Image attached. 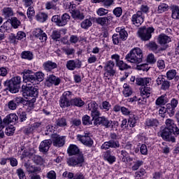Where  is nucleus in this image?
<instances>
[{"label": "nucleus", "mask_w": 179, "mask_h": 179, "mask_svg": "<svg viewBox=\"0 0 179 179\" xmlns=\"http://www.w3.org/2000/svg\"><path fill=\"white\" fill-rule=\"evenodd\" d=\"M20 149L23 151L21 155V159H24V157H32V160L35 164H38L39 166L43 164L44 159H43V157L34 155L36 150L30 148V144L29 143L22 145Z\"/></svg>", "instance_id": "nucleus-1"}, {"label": "nucleus", "mask_w": 179, "mask_h": 179, "mask_svg": "<svg viewBox=\"0 0 179 179\" xmlns=\"http://www.w3.org/2000/svg\"><path fill=\"white\" fill-rule=\"evenodd\" d=\"M23 82L24 83H32V85H38L39 82L44 80V73L41 71L33 73L31 70H24L22 72Z\"/></svg>", "instance_id": "nucleus-2"}, {"label": "nucleus", "mask_w": 179, "mask_h": 179, "mask_svg": "<svg viewBox=\"0 0 179 179\" xmlns=\"http://www.w3.org/2000/svg\"><path fill=\"white\" fill-rule=\"evenodd\" d=\"M125 59L130 64L138 65L143 59V53L139 48H134L125 56Z\"/></svg>", "instance_id": "nucleus-3"}, {"label": "nucleus", "mask_w": 179, "mask_h": 179, "mask_svg": "<svg viewBox=\"0 0 179 179\" xmlns=\"http://www.w3.org/2000/svg\"><path fill=\"white\" fill-rule=\"evenodd\" d=\"M22 92L24 97H33L31 99L32 103L36 101V97L38 96V86H27L22 85Z\"/></svg>", "instance_id": "nucleus-4"}, {"label": "nucleus", "mask_w": 179, "mask_h": 179, "mask_svg": "<svg viewBox=\"0 0 179 179\" xmlns=\"http://www.w3.org/2000/svg\"><path fill=\"white\" fill-rule=\"evenodd\" d=\"M110 138L111 140L105 142L101 146L102 150H107V149H110V148L112 149H118V148H120V141H117V139H118V135L115 133H110Z\"/></svg>", "instance_id": "nucleus-5"}, {"label": "nucleus", "mask_w": 179, "mask_h": 179, "mask_svg": "<svg viewBox=\"0 0 179 179\" xmlns=\"http://www.w3.org/2000/svg\"><path fill=\"white\" fill-rule=\"evenodd\" d=\"M69 20H71V15L68 13H64L61 17L59 15H53L52 17V22L55 23L57 26H59V27L66 26V24Z\"/></svg>", "instance_id": "nucleus-6"}, {"label": "nucleus", "mask_w": 179, "mask_h": 179, "mask_svg": "<svg viewBox=\"0 0 179 179\" xmlns=\"http://www.w3.org/2000/svg\"><path fill=\"white\" fill-rule=\"evenodd\" d=\"M152 33H155V28L152 27H141L138 31V34L139 37L143 40V41H148L152 38Z\"/></svg>", "instance_id": "nucleus-7"}, {"label": "nucleus", "mask_w": 179, "mask_h": 179, "mask_svg": "<svg viewBox=\"0 0 179 179\" xmlns=\"http://www.w3.org/2000/svg\"><path fill=\"white\" fill-rule=\"evenodd\" d=\"M77 139L81 142L85 146H87L88 148H92L93 146V139L90 138V133L89 131L85 132L83 134L78 135Z\"/></svg>", "instance_id": "nucleus-8"}, {"label": "nucleus", "mask_w": 179, "mask_h": 179, "mask_svg": "<svg viewBox=\"0 0 179 179\" xmlns=\"http://www.w3.org/2000/svg\"><path fill=\"white\" fill-rule=\"evenodd\" d=\"M174 135V131L171 130V129L164 128L161 132V136L164 141H166V142H176V137L173 136Z\"/></svg>", "instance_id": "nucleus-9"}, {"label": "nucleus", "mask_w": 179, "mask_h": 179, "mask_svg": "<svg viewBox=\"0 0 179 179\" xmlns=\"http://www.w3.org/2000/svg\"><path fill=\"white\" fill-rule=\"evenodd\" d=\"M131 22L134 26L139 27L143 22H145V15L141 11H137L136 13L134 14L131 17Z\"/></svg>", "instance_id": "nucleus-10"}, {"label": "nucleus", "mask_w": 179, "mask_h": 179, "mask_svg": "<svg viewBox=\"0 0 179 179\" xmlns=\"http://www.w3.org/2000/svg\"><path fill=\"white\" fill-rule=\"evenodd\" d=\"M52 142L53 146H55L56 148H62V146L65 145V136L58 134H52Z\"/></svg>", "instance_id": "nucleus-11"}, {"label": "nucleus", "mask_w": 179, "mask_h": 179, "mask_svg": "<svg viewBox=\"0 0 179 179\" xmlns=\"http://www.w3.org/2000/svg\"><path fill=\"white\" fill-rule=\"evenodd\" d=\"M111 120H108L106 116H99L94 120V125H102L105 128H109V127H111Z\"/></svg>", "instance_id": "nucleus-12"}, {"label": "nucleus", "mask_w": 179, "mask_h": 179, "mask_svg": "<svg viewBox=\"0 0 179 179\" xmlns=\"http://www.w3.org/2000/svg\"><path fill=\"white\" fill-rule=\"evenodd\" d=\"M66 66L69 71H75L82 68V62L80 60H69L66 62Z\"/></svg>", "instance_id": "nucleus-13"}, {"label": "nucleus", "mask_w": 179, "mask_h": 179, "mask_svg": "<svg viewBox=\"0 0 179 179\" xmlns=\"http://www.w3.org/2000/svg\"><path fill=\"white\" fill-rule=\"evenodd\" d=\"M3 86L6 87L5 90H9L10 93H17L20 87L14 84L10 80H7L3 83Z\"/></svg>", "instance_id": "nucleus-14"}, {"label": "nucleus", "mask_w": 179, "mask_h": 179, "mask_svg": "<svg viewBox=\"0 0 179 179\" xmlns=\"http://www.w3.org/2000/svg\"><path fill=\"white\" fill-rule=\"evenodd\" d=\"M83 162H85V158H83V155H79L78 157H71L68 161L69 166H82L83 164Z\"/></svg>", "instance_id": "nucleus-15"}, {"label": "nucleus", "mask_w": 179, "mask_h": 179, "mask_svg": "<svg viewBox=\"0 0 179 179\" xmlns=\"http://www.w3.org/2000/svg\"><path fill=\"white\" fill-rule=\"evenodd\" d=\"M34 36H35L36 38H39L41 43H45V41H47V34H45L44 31L40 28L35 29L34 31Z\"/></svg>", "instance_id": "nucleus-16"}, {"label": "nucleus", "mask_w": 179, "mask_h": 179, "mask_svg": "<svg viewBox=\"0 0 179 179\" xmlns=\"http://www.w3.org/2000/svg\"><path fill=\"white\" fill-rule=\"evenodd\" d=\"M166 127L165 128H169V129L174 131V135H179V129L177 127L174 123V120L172 119H167L165 122Z\"/></svg>", "instance_id": "nucleus-17"}, {"label": "nucleus", "mask_w": 179, "mask_h": 179, "mask_svg": "<svg viewBox=\"0 0 179 179\" xmlns=\"http://www.w3.org/2000/svg\"><path fill=\"white\" fill-rule=\"evenodd\" d=\"M61 83V79L59 78L54 76V75H50L48 80H46V85L50 87V86H58Z\"/></svg>", "instance_id": "nucleus-18"}, {"label": "nucleus", "mask_w": 179, "mask_h": 179, "mask_svg": "<svg viewBox=\"0 0 179 179\" xmlns=\"http://www.w3.org/2000/svg\"><path fill=\"white\" fill-rule=\"evenodd\" d=\"M51 143H52V141L51 140H44L43 141H42L39 145L40 152H48V150L51 146Z\"/></svg>", "instance_id": "nucleus-19"}, {"label": "nucleus", "mask_w": 179, "mask_h": 179, "mask_svg": "<svg viewBox=\"0 0 179 179\" xmlns=\"http://www.w3.org/2000/svg\"><path fill=\"white\" fill-rule=\"evenodd\" d=\"M171 42V38L165 34H161L158 36V43L161 45H166V44H169V43Z\"/></svg>", "instance_id": "nucleus-20"}, {"label": "nucleus", "mask_w": 179, "mask_h": 179, "mask_svg": "<svg viewBox=\"0 0 179 179\" xmlns=\"http://www.w3.org/2000/svg\"><path fill=\"white\" fill-rule=\"evenodd\" d=\"M17 116L15 113H10V115L6 116L3 119V122L5 125H9L12 122H16L17 121Z\"/></svg>", "instance_id": "nucleus-21"}, {"label": "nucleus", "mask_w": 179, "mask_h": 179, "mask_svg": "<svg viewBox=\"0 0 179 179\" xmlns=\"http://www.w3.org/2000/svg\"><path fill=\"white\" fill-rule=\"evenodd\" d=\"M1 13L2 16H3L5 19H10V17H12V16L15 15V13H13V8L10 7H4L1 10Z\"/></svg>", "instance_id": "nucleus-22"}, {"label": "nucleus", "mask_w": 179, "mask_h": 179, "mask_svg": "<svg viewBox=\"0 0 179 179\" xmlns=\"http://www.w3.org/2000/svg\"><path fill=\"white\" fill-rule=\"evenodd\" d=\"M115 64L113 61H108L104 66L105 71H108L110 75H115V69H114V66Z\"/></svg>", "instance_id": "nucleus-23"}, {"label": "nucleus", "mask_w": 179, "mask_h": 179, "mask_svg": "<svg viewBox=\"0 0 179 179\" xmlns=\"http://www.w3.org/2000/svg\"><path fill=\"white\" fill-rule=\"evenodd\" d=\"M111 20H113V16L108 15V17H99L96 19V23L101 26H107Z\"/></svg>", "instance_id": "nucleus-24"}, {"label": "nucleus", "mask_w": 179, "mask_h": 179, "mask_svg": "<svg viewBox=\"0 0 179 179\" xmlns=\"http://www.w3.org/2000/svg\"><path fill=\"white\" fill-rule=\"evenodd\" d=\"M57 65V63L53 62L52 61H48L43 63V67L47 72H51L52 69H55Z\"/></svg>", "instance_id": "nucleus-25"}, {"label": "nucleus", "mask_w": 179, "mask_h": 179, "mask_svg": "<svg viewBox=\"0 0 179 179\" xmlns=\"http://www.w3.org/2000/svg\"><path fill=\"white\" fill-rule=\"evenodd\" d=\"M169 101L170 99L167 97V94H164L156 99L155 104L156 106H164L167 104Z\"/></svg>", "instance_id": "nucleus-26"}, {"label": "nucleus", "mask_w": 179, "mask_h": 179, "mask_svg": "<svg viewBox=\"0 0 179 179\" xmlns=\"http://www.w3.org/2000/svg\"><path fill=\"white\" fill-rule=\"evenodd\" d=\"M103 159L108 162L109 164H113L115 163L116 158L115 156L111 155V151L107 150L103 154Z\"/></svg>", "instance_id": "nucleus-27"}, {"label": "nucleus", "mask_w": 179, "mask_h": 179, "mask_svg": "<svg viewBox=\"0 0 179 179\" xmlns=\"http://www.w3.org/2000/svg\"><path fill=\"white\" fill-rule=\"evenodd\" d=\"M151 80L152 79L149 78H136V83L138 86H148Z\"/></svg>", "instance_id": "nucleus-28"}, {"label": "nucleus", "mask_w": 179, "mask_h": 179, "mask_svg": "<svg viewBox=\"0 0 179 179\" xmlns=\"http://www.w3.org/2000/svg\"><path fill=\"white\" fill-rule=\"evenodd\" d=\"M79 148L76 145L71 144L67 149V153L69 156H74L75 155L79 154Z\"/></svg>", "instance_id": "nucleus-29"}, {"label": "nucleus", "mask_w": 179, "mask_h": 179, "mask_svg": "<svg viewBox=\"0 0 179 179\" xmlns=\"http://www.w3.org/2000/svg\"><path fill=\"white\" fill-rule=\"evenodd\" d=\"M116 31L119 33V36L122 38V41H125L128 38V32L125 30L124 27L116 28Z\"/></svg>", "instance_id": "nucleus-30"}, {"label": "nucleus", "mask_w": 179, "mask_h": 179, "mask_svg": "<svg viewBox=\"0 0 179 179\" xmlns=\"http://www.w3.org/2000/svg\"><path fill=\"white\" fill-rule=\"evenodd\" d=\"M71 16L75 20H83V19H85V15H83V13L78 10H73L71 12Z\"/></svg>", "instance_id": "nucleus-31"}, {"label": "nucleus", "mask_w": 179, "mask_h": 179, "mask_svg": "<svg viewBox=\"0 0 179 179\" xmlns=\"http://www.w3.org/2000/svg\"><path fill=\"white\" fill-rule=\"evenodd\" d=\"M170 9L172 12L171 16L173 19H179V6L176 5L170 6Z\"/></svg>", "instance_id": "nucleus-32"}, {"label": "nucleus", "mask_w": 179, "mask_h": 179, "mask_svg": "<svg viewBox=\"0 0 179 179\" xmlns=\"http://www.w3.org/2000/svg\"><path fill=\"white\" fill-rule=\"evenodd\" d=\"M36 20L40 23H44L48 19V15L45 13H38L36 16Z\"/></svg>", "instance_id": "nucleus-33"}, {"label": "nucleus", "mask_w": 179, "mask_h": 179, "mask_svg": "<svg viewBox=\"0 0 179 179\" xmlns=\"http://www.w3.org/2000/svg\"><path fill=\"white\" fill-rule=\"evenodd\" d=\"M59 106L62 108H66V107H71V106H72V103L71 101L61 96L59 99Z\"/></svg>", "instance_id": "nucleus-34"}, {"label": "nucleus", "mask_w": 179, "mask_h": 179, "mask_svg": "<svg viewBox=\"0 0 179 179\" xmlns=\"http://www.w3.org/2000/svg\"><path fill=\"white\" fill-rule=\"evenodd\" d=\"M145 127H148V128L151 127H157V125H159V120H157V119L148 118L145 120Z\"/></svg>", "instance_id": "nucleus-35"}, {"label": "nucleus", "mask_w": 179, "mask_h": 179, "mask_svg": "<svg viewBox=\"0 0 179 179\" xmlns=\"http://www.w3.org/2000/svg\"><path fill=\"white\" fill-rule=\"evenodd\" d=\"M151 93H152L151 87H144L141 90V96L146 97V99H148V97H150Z\"/></svg>", "instance_id": "nucleus-36"}, {"label": "nucleus", "mask_w": 179, "mask_h": 179, "mask_svg": "<svg viewBox=\"0 0 179 179\" xmlns=\"http://www.w3.org/2000/svg\"><path fill=\"white\" fill-rule=\"evenodd\" d=\"M148 47H149V48H150V50L152 51L155 52V54H157V52H159L160 51H164L166 50L163 48H159L158 46H157V44L155 42H150L148 44Z\"/></svg>", "instance_id": "nucleus-37"}, {"label": "nucleus", "mask_w": 179, "mask_h": 179, "mask_svg": "<svg viewBox=\"0 0 179 179\" xmlns=\"http://www.w3.org/2000/svg\"><path fill=\"white\" fill-rule=\"evenodd\" d=\"M68 123L66 122V118L61 117L56 120L55 127H59L60 128H64V127H66Z\"/></svg>", "instance_id": "nucleus-38"}, {"label": "nucleus", "mask_w": 179, "mask_h": 179, "mask_svg": "<svg viewBox=\"0 0 179 179\" xmlns=\"http://www.w3.org/2000/svg\"><path fill=\"white\" fill-rule=\"evenodd\" d=\"M71 106L83 107V106H85V101H83L80 98H74L71 100Z\"/></svg>", "instance_id": "nucleus-39"}, {"label": "nucleus", "mask_w": 179, "mask_h": 179, "mask_svg": "<svg viewBox=\"0 0 179 179\" xmlns=\"http://www.w3.org/2000/svg\"><path fill=\"white\" fill-rule=\"evenodd\" d=\"M33 52H31V51H23L21 53V58H22V59H27L28 61H31V59H33Z\"/></svg>", "instance_id": "nucleus-40"}, {"label": "nucleus", "mask_w": 179, "mask_h": 179, "mask_svg": "<svg viewBox=\"0 0 179 179\" xmlns=\"http://www.w3.org/2000/svg\"><path fill=\"white\" fill-rule=\"evenodd\" d=\"M62 52H64V54H65L66 55H68L69 57V55H73L76 52V50L73 48H71V47H63L62 48Z\"/></svg>", "instance_id": "nucleus-41"}, {"label": "nucleus", "mask_w": 179, "mask_h": 179, "mask_svg": "<svg viewBox=\"0 0 179 179\" xmlns=\"http://www.w3.org/2000/svg\"><path fill=\"white\" fill-rule=\"evenodd\" d=\"M116 65L117 66H118L120 71H125V69H131V66L128 65L122 60H120L119 62H117Z\"/></svg>", "instance_id": "nucleus-42"}, {"label": "nucleus", "mask_w": 179, "mask_h": 179, "mask_svg": "<svg viewBox=\"0 0 179 179\" xmlns=\"http://www.w3.org/2000/svg\"><path fill=\"white\" fill-rule=\"evenodd\" d=\"M93 119L90 116L85 115L82 117L83 125H92L93 124Z\"/></svg>", "instance_id": "nucleus-43"}, {"label": "nucleus", "mask_w": 179, "mask_h": 179, "mask_svg": "<svg viewBox=\"0 0 179 179\" xmlns=\"http://www.w3.org/2000/svg\"><path fill=\"white\" fill-rule=\"evenodd\" d=\"M10 24L13 29H17L20 26V20H17V17H13L9 20Z\"/></svg>", "instance_id": "nucleus-44"}, {"label": "nucleus", "mask_w": 179, "mask_h": 179, "mask_svg": "<svg viewBox=\"0 0 179 179\" xmlns=\"http://www.w3.org/2000/svg\"><path fill=\"white\" fill-rule=\"evenodd\" d=\"M24 166L28 173H37V171H38L37 167L34 166L29 164L25 163Z\"/></svg>", "instance_id": "nucleus-45"}, {"label": "nucleus", "mask_w": 179, "mask_h": 179, "mask_svg": "<svg viewBox=\"0 0 179 179\" xmlns=\"http://www.w3.org/2000/svg\"><path fill=\"white\" fill-rule=\"evenodd\" d=\"M92 24V20L86 19L81 22L80 26L82 29H89V27H91Z\"/></svg>", "instance_id": "nucleus-46"}, {"label": "nucleus", "mask_w": 179, "mask_h": 179, "mask_svg": "<svg viewBox=\"0 0 179 179\" xmlns=\"http://www.w3.org/2000/svg\"><path fill=\"white\" fill-rule=\"evenodd\" d=\"M167 10H169V5L166 3H161L158 6V13H163L164 12H167Z\"/></svg>", "instance_id": "nucleus-47"}, {"label": "nucleus", "mask_w": 179, "mask_h": 179, "mask_svg": "<svg viewBox=\"0 0 179 179\" xmlns=\"http://www.w3.org/2000/svg\"><path fill=\"white\" fill-rule=\"evenodd\" d=\"M17 116L18 122H24L27 120V113L24 111L20 112Z\"/></svg>", "instance_id": "nucleus-48"}, {"label": "nucleus", "mask_w": 179, "mask_h": 179, "mask_svg": "<svg viewBox=\"0 0 179 179\" xmlns=\"http://www.w3.org/2000/svg\"><path fill=\"white\" fill-rule=\"evenodd\" d=\"M52 40H55V41H59V38H61V31L58 30H54L51 34Z\"/></svg>", "instance_id": "nucleus-49"}, {"label": "nucleus", "mask_w": 179, "mask_h": 179, "mask_svg": "<svg viewBox=\"0 0 179 179\" xmlns=\"http://www.w3.org/2000/svg\"><path fill=\"white\" fill-rule=\"evenodd\" d=\"M62 97L66 99V100H69V101H72V100L73 99H72V97H73V92L71 91H66L62 94Z\"/></svg>", "instance_id": "nucleus-50"}, {"label": "nucleus", "mask_w": 179, "mask_h": 179, "mask_svg": "<svg viewBox=\"0 0 179 179\" xmlns=\"http://www.w3.org/2000/svg\"><path fill=\"white\" fill-rule=\"evenodd\" d=\"M88 110L92 113V111H94L95 110H97L99 108V104L94 101H91L88 103Z\"/></svg>", "instance_id": "nucleus-51"}, {"label": "nucleus", "mask_w": 179, "mask_h": 179, "mask_svg": "<svg viewBox=\"0 0 179 179\" xmlns=\"http://www.w3.org/2000/svg\"><path fill=\"white\" fill-rule=\"evenodd\" d=\"M166 113L169 114V115L173 116L174 114H176V109L173 107V105L171 103H167L166 104Z\"/></svg>", "instance_id": "nucleus-52"}, {"label": "nucleus", "mask_w": 179, "mask_h": 179, "mask_svg": "<svg viewBox=\"0 0 179 179\" xmlns=\"http://www.w3.org/2000/svg\"><path fill=\"white\" fill-rule=\"evenodd\" d=\"M128 122L129 124V127L131 128H134L136 125V117L134 116V115H131L129 117Z\"/></svg>", "instance_id": "nucleus-53"}, {"label": "nucleus", "mask_w": 179, "mask_h": 179, "mask_svg": "<svg viewBox=\"0 0 179 179\" xmlns=\"http://www.w3.org/2000/svg\"><path fill=\"white\" fill-rule=\"evenodd\" d=\"M176 75H177V71L174 69L169 70L166 72V78L169 80H173Z\"/></svg>", "instance_id": "nucleus-54"}, {"label": "nucleus", "mask_w": 179, "mask_h": 179, "mask_svg": "<svg viewBox=\"0 0 179 179\" xmlns=\"http://www.w3.org/2000/svg\"><path fill=\"white\" fill-rule=\"evenodd\" d=\"M141 166H143V161L142 160H137L134 162V165L131 167V170L133 171H136L141 167Z\"/></svg>", "instance_id": "nucleus-55"}, {"label": "nucleus", "mask_w": 179, "mask_h": 179, "mask_svg": "<svg viewBox=\"0 0 179 179\" xmlns=\"http://www.w3.org/2000/svg\"><path fill=\"white\" fill-rule=\"evenodd\" d=\"M9 22H4L2 26L0 27V33L5 34L6 31H9Z\"/></svg>", "instance_id": "nucleus-56"}, {"label": "nucleus", "mask_w": 179, "mask_h": 179, "mask_svg": "<svg viewBox=\"0 0 179 179\" xmlns=\"http://www.w3.org/2000/svg\"><path fill=\"white\" fill-rule=\"evenodd\" d=\"M100 108L101 110H104L105 111H110V108H111V104H110V102L107 101H103Z\"/></svg>", "instance_id": "nucleus-57"}, {"label": "nucleus", "mask_w": 179, "mask_h": 179, "mask_svg": "<svg viewBox=\"0 0 179 179\" xmlns=\"http://www.w3.org/2000/svg\"><path fill=\"white\" fill-rule=\"evenodd\" d=\"M27 15L29 19H30V17H32V16H34V15H36V11H34V8L33 7V6H29L28 7Z\"/></svg>", "instance_id": "nucleus-58"}, {"label": "nucleus", "mask_w": 179, "mask_h": 179, "mask_svg": "<svg viewBox=\"0 0 179 179\" xmlns=\"http://www.w3.org/2000/svg\"><path fill=\"white\" fill-rule=\"evenodd\" d=\"M10 80H11L13 83L20 87V83H22V78L20 76H15L12 78Z\"/></svg>", "instance_id": "nucleus-59"}, {"label": "nucleus", "mask_w": 179, "mask_h": 179, "mask_svg": "<svg viewBox=\"0 0 179 179\" xmlns=\"http://www.w3.org/2000/svg\"><path fill=\"white\" fill-rule=\"evenodd\" d=\"M90 115L92 117V120L94 121L96 120V118H99L101 115V113H100V110H99V108H96L95 110H93L90 113Z\"/></svg>", "instance_id": "nucleus-60"}, {"label": "nucleus", "mask_w": 179, "mask_h": 179, "mask_svg": "<svg viewBox=\"0 0 179 179\" xmlns=\"http://www.w3.org/2000/svg\"><path fill=\"white\" fill-rule=\"evenodd\" d=\"M113 38V44L118 45L120 43H121V41L122 40L119 34H114L112 36Z\"/></svg>", "instance_id": "nucleus-61"}, {"label": "nucleus", "mask_w": 179, "mask_h": 179, "mask_svg": "<svg viewBox=\"0 0 179 179\" xmlns=\"http://www.w3.org/2000/svg\"><path fill=\"white\" fill-rule=\"evenodd\" d=\"M16 173L20 179H27L26 178V173H24V171L22 169H18L16 170Z\"/></svg>", "instance_id": "nucleus-62"}, {"label": "nucleus", "mask_w": 179, "mask_h": 179, "mask_svg": "<svg viewBox=\"0 0 179 179\" xmlns=\"http://www.w3.org/2000/svg\"><path fill=\"white\" fill-rule=\"evenodd\" d=\"M171 85V83L167 80H165L162 85H161V89L162 90H169L170 89V85Z\"/></svg>", "instance_id": "nucleus-63"}, {"label": "nucleus", "mask_w": 179, "mask_h": 179, "mask_svg": "<svg viewBox=\"0 0 179 179\" xmlns=\"http://www.w3.org/2000/svg\"><path fill=\"white\" fill-rule=\"evenodd\" d=\"M145 174H146V171H145V169H141L139 170V171L136 172V173H135L136 179L142 178V177H143V176H145Z\"/></svg>", "instance_id": "nucleus-64"}]
</instances>
